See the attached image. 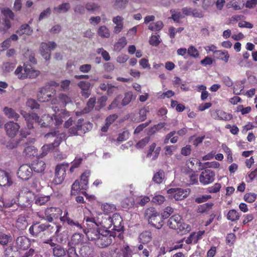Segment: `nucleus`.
Returning a JSON list of instances; mask_svg holds the SVG:
<instances>
[{
    "label": "nucleus",
    "mask_w": 257,
    "mask_h": 257,
    "mask_svg": "<svg viewBox=\"0 0 257 257\" xmlns=\"http://www.w3.org/2000/svg\"><path fill=\"white\" fill-rule=\"evenodd\" d=\"M61 142V138L56 137L53 143L44 145L41 148L42 153L40 156H41V158L45 156L50 151H52L55 148L58 147Z\"/></svg>",
    "instance_id": "2eb2a0df"
},
{
    "label": "nucleus",
    "mask_w": 257,
    "mask_h": 257,
    "mask_svg": "<svg viewBox=\"0 0 257 257\" xmlns=\"http://www.w3.org/2000/svg\"><path fill=\"white\" fill-rule=\"evenodd\" d=\"M99 6L94 3H87L85 5V8L88 11L94 12L97 10Z\"/></svg>",
    "instance_id": "69168bd1"
},
{
    "label": "nucleus",
    "mask_w": 257,
    "mask_h": 257,
    "mask_svg": "<svg viewBox=\"0 0 257 257\" xmlns=\"http://www.w3.org/2000/svg\"><path fill=\"white\" fill-rule=\"evenodd\" d=\"M82 121L79 123V128L81 134H85L91 130L93 127V124L90 122L87 121L84 122V119L81 118Z\"/></svg>",
    "instance_id": "473e14b6"
},
{
    "label": "nucleus",
    "mask_w": 257,
    "mask_h": 257,
    "mask_svg": "<svg viewBox=\"0 0 257 257\" xmlns=\"http://www.w3.org/2000/svg\"><path fill=\"white\" fill-rule=\"evenodd\" d=\"M215 173L209 169H205L203 171L200 176L199 181L203 185L212 183L215 180Z\"/></svg>",
    "instance_id": "4468645a"
},
{
    "label": "nucleus",
    "mask_w": 257,
    "mask_h": 257,
    "mask_svg": "<svg viewBox=\"0 0 257 257\" xmlns=\"http://www.w3.org/2000/svg\"><path fill=\"white\" fill-rule=\"evenodd\" d=\"M238 212L234 209L229 210L227 214V218L231 221H236L239 219Z\"/></svg>",
    "instance_id": "49530a36"
},
{
    "label": "nucleus",
    "mask_w": 257,
    "mask_h": 257,
    "mask_svg": "<svg viewBox=\"0 0 257 257\" xmlns=\"http://www.w3.org/2000/svg\"><path fill=\"white\" fill-rule=\"evenodd\" d=\"M26 105L32 109L39 108L40 106L35 100L32 99H28L27 101Z\"/></svg>",
    "instance_id": "338daca9"
},
{
    "label": "nucleus",
    "mask_w": 257,
    "mask_h": 257,
    "mask_svg": "<svg viewBox=\"0 0 257 257\" xmlns=\"http://www.w3.org/2000/svg\"><path fill=\"white\" fill-rule=\"evenodd\" d=\"M60 107H65L67 104L71 102V98L65 94H60L59 95Z\"/></svg>",
    "instance_id": "5fc2aeb1"
},
{
    "label": "nucleus",
    "mask_w": 257,
    "mask_h": 257,
    "mask_svg": "<svg viewBox=\"0 0 257 257\" xmlns=\"http://www.w3.org/2000/svg\"><path fill=\"white\" fill-rule=\"evenodd\" d=\"M134 200L132 197H126L121 202V205L124 209L132 208L134 205Z\"/></svg>",
    "instance_id": "37998d69"
},
{
    "label": "nucleus",
    "mask_w": 257,
    "mask_h": 257,
    "mask_svg": "<svg viewBox=\"0 0 257 257\" xmlns=\"http://www.w3.org/2000/svg\"><path fill=\"white\" fill-rule=\"evenodd\" d=\"M21 113L23 115L27 122V126L30 128H33L34 122H37L42 127H51L54 123L53 116L49 114H44L41 118L37 114L35 113H29L25 111H21Z\"/></svg>",
    "instance_id": "7ed1b4c3"
},
{
    "label": "nucleus",
    "mask_w": 257,
    "mask_h": 257,
    "mask_svg": "<svg viewBox=\"0 0 257 257\" xmlns=\"http://www.w3.org/2000/svg\"><path fill=\"white\" fill-rule=\"evenodd\" d=\"M13 183V181L10 173L0 169V186L9 187Z\"/></svg>",
    "instance_id": "f3484780"
},
{
    "label": "nucleus",
    "mask_w": 257,
    "mask_h": 257,
    "mask_svg": "<svg viewBox=\"0 0 257 257\" xmlns=\"http://www.w3.org/2000/svg\"><path fill=\"white\" fill-rule=\"evenodd\" d=\"M214 54L216 59L221 60L225 63L228 61L229 55L227 51L217 50L214 52Z\"/></svg>",
    "instance_id": "c85d7f7f"
},
{
    "label": "nucleus",
    "mask_w": 257,
    "mask_h": 257,
    "mask_svg": "<svg viewBox=\"0 0 257 257\" xmlns=\"http://www.w3.org/2000/svg\"><path fill=\"white\" fill-rule=\"evenodd\" d=\"M33 194L31 191H27L24 194H19L18 198V204L22 209L31 207L33 201Z\"/></svg>",
    "instance_id": "9d476101"
},
{
    "label": "nucleus",
    "mask_w": 257,
    "mask_h": 257,
    "mask_svg": "<svg viewBox=\"0 0 257 257\" xmlns=\"http://www.w3.org/2000/svg\"><path fill=\"white\" fill-rule=\"evenodd\" d=\"M24 154L26 157L31 158L37 155V150L34 146H29L25 148Z\"/></svg>",
    "instance_id": "ea45409f"
},
{
    "label": "nucleus",
    "mask_w": 257,
    "mask_h": 257,
    "mask_svg": "<svg viewBox=\"0 0 257 257\" xmlns=\"http://www.w3.org/2000/svg\"><path fill=\"white\" fill-rule=\"evenodd\" d=\"M35 254V257H41L40 254L37 253L33 248H30L28 251L26 252L22 257H32Z\"/></svg>",
    "instance_id": "774afa93"
},
{
    "label": "nucleus",
    "mask_w": 257,
    "mask_h": 257,
    "mask_svg": "<svg viewBox=\"0 0 257 257\" xmlns=\"http://www.w3.org/2000/svg\"><path fill=\"white\" fill-rule=\"evenodd\" d=\"M163 26L162 22L157 21L156 23H151L149 26V29L152 31H159L163 28Z\"/></svg>",
    "instance_id": "864d4df0"
},
{
    "label": "nucleus",
    "mask_w": 257,
    "mask_h": 257,
    "mask_svg": "<svg viewBox=\"0 0 257 257\" xmlns=\"http://www.w3.org/2000/svg\"><path fill=\"white\" fill-rule=\"evenodd\" d=\"M67 115V116H69V114L68 112H66L65 110H62V111L61 113L59 114L58 115H54V120H55V125L56 126H59L61 124H62V122H63V118H62V115L64 114Z\"/></svg>",
    "instance_id": "09e8293b"
},
{
    "label": "nucleus",
    "mask_w": 257,
    "mask_h": 257,
    "mask_svg": "<svg viewBox=\"0 0 257 257\" xmlns=\"http://www.w3.org/2000/svg\"><path fill=\"white\" fill-rule=\"evenodd\" d=\"M123 19L122 17L117 16L112 19V22L116 26L114 27L113 33L117 34L119 33L123 28Z\"/></svg>",
    "instance_id": "5701e85b"
},
{
    "label": "nucleus",
    "mask_w": 257,
    "mask_h": 257,
    "mask_svg": "<svg viewBox=\"0 0 257 257\" xmlns=\"http://www.w3.org/2000/svg\"><path fill=\"white\" fill-rule=\"evenodd\" d=\"M96 103V98L95 97H90L86 103V106L83 108L84 113H88L90 112L94 108Z\"/></svg>",
    "instance_id": "a19ab883"
},
{
    "label": "nucleus",
    "mask_w": 257,
    "mask_h": 257,
    "mask_svg": "<svg viewBox=\"0 0 257 257\" xmlns=\"http://www.w3.org/2000/svg\"><path fill=\"white\" fill-rule=\"evenodd\" d=\"M60 220L63 224L67 223L70 226L76 228L78 230H82L84 232V229L85 228V226H86V224L82 225L78 221L72 219L70 217L67 211L64 212L63 216L60 217Z\"/></svg>",
    "instance_id": "ddd939ff"
},
{
    "label": "nucleus",
    "mask_w": 257,
    "mask_h": 257,
    "mask_svg": "<svg viewBox=\"0 0 257 257\" xmlns=\"http://www.w3.org/2000/svg\"><path fill=\"white\" fill-rule=\"evenodd\" d=\"M56 46V44L54 42H42L41 44L40 47V53L46 60L50 59L51 51L54 49Z\"/></svg>",
    "instance_id": "9b49d317"
},
{
    "label": "nucleus",
    "mask_w": 257,
    "mask_h": 257,
    "mask_svg": "<svg viewBox=\"0 0 257 257\" xmlns=\"http://www.w3.org/2000/svg\"><path fill=\"white\" fill-rule=\"evenodd\" d=\"M68 167L69 164L68 163L58 164L56 166L55 177L53 181L55 184L58 185L63 182L66 175V170Z\"/></svg>",
    "instance_id": "423d86ee"
},
{
    "label": "nucleus",
    "mask_w": 257,
    "mask_h": 257,
    "mask_svg": "<svg viewBox=\"0 0 257 257\" xmlns=\"http://www.w3.org/2000/svg\"><path fill=\"white\" fill-rule=\"evenodd\" d=\"M62 210L59 207H48L44 211L45 218L49 222H52L54 219L60 218Z\"/></svg>",
    "instance_id": "1a4fd4ad"
},
{
    "label": "nucleus",
    "mask_w": 257,
    "mask_h": 257,
    "mask_svg": "<svg viewBox=\"0 0 257 257\" xmlns=\"http://www.w3.org/2000/svg\"><path fill=\"white\" fill-rule=\"evenodd\" d=\"M70 8V4L68 3H65L59 5L58 7H55L54 10L58 13H66Z\"/></svg>",
    "instance_id": "3c124183"
},
{
    "label": "nucleus",
    "mask_w": 257,
    "mask_h": 257,
    "mask_svg": "<svg viewBox=\"0 0 257 257\" xmlns=\"http://www.w3.org/2000/svg\"><path fill=\"white\" fill-rule=\"evenodd\" d=\"M51 223V224L44 223V231L48 234L54 233L55 235H58L62 227V226L59 224Z\"/></svg>",
    "instance_id": "6ab92c4d"
},
{
    "label": "nucleus",
    "mask_w": 257,
    "mask_h": 257,
    "mask_svg": "<svg viewBox=\"0 0 257 257\" xmlns=\"http://www.w3.org/2000/svg\"><path fill=\"white\" fill-rule=\"evenodd\" d=\"M4 112L9 118H14L16 120H18V118L20 117L19 114L12 108L5 107L4 108Z\"/></svg>",
    "instance_id": "c9c22d12"
},
{
    "label": "nucleus",
    "mask_w": 257,
    "mask_h": 257,
    "mask_svg": "<svg viewBox=\"0 0 257 257\" xmlns=\"http://www.w3.org/2000/svg\"><path fill=\"white\" fill-rule=\"evenodd\" d=\"M121 251L123 254V257H131L132 251L130 247L127 245H124L121 249Z\"/></svg>",
    "instance_id": "0e129e2a"
},
{
    "label": "nucleus",
    "mask_w": 257,
    "mask_h": 257,
    "mask_svg": "<svg viewBox=\"0 0 257 257\" xmlns=\"http://www.w3.org/2000/svg\"><path fill=\"white\" fill-rule=\"evenodd\" d=\"M84 235L79 233H74L71 237V242L73 244L78 245L83 243Z\"/></svg>",
    "instance_id": "e433bc0d"
},
{
    "label": "nucleus",
    "mask_w": 257,
    "mask_h": 257,
    "mask_svg": "<svg viewBox=\"0 0 257 257\" xmlns=\"http://www.w3.org/2000/svg\"><path fill=\"white\" fill-rule=\"evenodd\" d=\"M90 175V171L89 170H86L81 174L79 183L81 186L82 190H86L88 188V178Z\"/></svg>",
    "instance_id": "393cba45"
},
{
    "label": "nucleus",
    "mask_w": 257,
    "mask_h": 257,
    "mask_svg": "<svg viewBox=\"0 0 257 257\" xmlns=\"http://www.w3.org/2000/svg\"><path fill=\"white\" fill-rule=\"evenodd\" d=\"M82 121V120L81 119H79L77 120V124L69 128V132L70 134L74 136L80 135L81 134L79 128V123H81Z\"/></svg>",
    "instance_id": "8fccbe9b"
},
{
    "label": "nucleus",
    "mask_w": 257,
    "mask_h": 257,
    "mask_svg": "<svg viewBox=\"0 0 257 257\" xmlns=\"http://www.w3.org/2000/svg\"><path fill=\"white\" fill-rule=\"evenodd\" d=\"M19 254L18 248L15 249L13 246H9L5 248L4 252L5 257H18Z\"/></svg>",
    "instance_id": "cd10ccee"
},
{
    "label": "nucleus",
    "mask_w": 257,
    "mask_h": 257,
    "mask_svg": "<svg viewBox=\"0 0 257 257\" xmlns=\"http://www.w3.org/2000/svg\"><path fill=\"white\" fill-rule=\"evenodd\" d=\"M221 187V184L220 183H216L213 186L209 187L207 189V192L210 193H215L220 191Z\"/></svg>",
    "instance_id": "052dcab7"
},
{
    "label": "nucleus",
    "mask_w": 257,
    "mask_h": 257,
    "mask_svg": "<svg viewBox=\"0 0 257 257\" xmlns=\"http://www.w3.org/2000/svg\"><path fill=\"white\" fill-rule=\"evenodd\" d=\"M30 166L31 168H32L33 171L37 173H42L46 168L45 162L39 158L34 160Z\"/></svg>",
    "instance_id": "412c9836"
},
{
    "label": "nucleus",
    "mask_w": 257,
    "mask_h": 257,
    "mask_svg": "<svg viewBox=\"0 0 257 257\" xmlns=\"http://www.w3.org/2000/svg\"><path fill=\"white\" fill-rule=\"evenodd\" d=\"M16 227L20 230H24L28 226V222L24 216L18 218L16 223Z\"/></svg>",
    "instance_id": "79ce46f5"
},
{
    "label": "nucleus",
    "mask_w": 257,
    "mask_h": 257,
    "mask_svg": "<svg viewBox=\"0 0 257 257\" xmlns=\"http://www.w3.org/2000/svg\"><path fill=\"white\" fill-rule=\"evenodd\" d=\"M122 218L118 213H114L112 217H110V222L113 225L112 230L118 232L117 237L121 239L123 237L122 232L123 231V226L122 225Z\"/></svg>",
    "instance_id": "6e6552de"
},
{
    "label": "nucleus",
    "mask_w": 257,
    "mask_h": 257,
    "mask_svg": "<svg viewBox=\"0 0 257 257\" xmlns=\"http://www.w3.org/2000/svg\"><path fill=\"white\" fill-rule=\"evenodd\" d=\"M101 208L105 214V215L112 213L116 210V206L114 204L108 203L102 204Z\"/></svg>",
    "instance_id": "2f4dec72"
},
{
    "label": "nucleus",
    "mask_w": 257,
    "mask_h": 257,
    "mask_svg": "<svg viewBox=\"0 0 257 257\" xmlns=\"http://www.w3.org/2000/svg\"><path fill=\"white\" fill-rule=\"evenodd\" d=\"M213 206V203L212 202H208L201 205H199L198 206L197 212L201 213H208L209 211L212 209Z\"/></svg>",
    "instance_id": "f704fd0d"
},
{
    "label": "nucleus",
    "mask_w": 257,
    "mask_h": 257,
    "mask_svg": "<svg viewBox=\"0 0 257 257\" xmlns=\"http://www.w3.org/2000/svg\"><path fill=\"white\" fill-rule=\"evenodd\" d=\"M133 98V94L131 92H126L124 97L122 100V105L125 106L130 103Z\"/></svg>",
    "instance_id": "e2e57ef3"
},
{
    "label": "nucleus",
    "mask_w": 257,
    "mask_h": 257,
    "mask_svg": "<svg viewBox=\"0 0 257 257\" xmlns=\"http://www.w3.org/2000/svg\"><path fill=\"white\" fill-rule=\"evenodd\" d=\"M33 32L32 28L27 24L22 25L19 29L16 31V33L20 36L23 35L30 36L32 34Z\"/></svg>",
    "instance_id": "b1692460"
},
{
    "label": "nucleus",
    "mask_w": 257,
    "mask_h": 257,
    "mask_svg": "<svg viewBox=\"0 0 257 257\" xmlns=\"http://www.w3.org/2000/svg\"><path fill=\"white\" fill-rule=\"evenodd\" d=\"M12 26L11 22L8 19H5L0 26V31L5 33L7 30L11 28Z\"/></svg>",
    "instance_id": "6e6d98bb"
},
{
    "label": "nucleus",
    "mask_w": 257,
    "mask_h": 257,
    "mask_svg": "<svg viewBox=\"0 0 257 257\" xmlns=\"http://www.w3.org/2000/svg\"><path fill=\"white\" fill-rule=\"evenodd\" d=\"M33 175V170L31 166L27 164L21 165L18 171V177L23 181L29 180Z\"/></svg>",
    "instance_id": "f8f14e48"
},
{
    "label": "nucleus",
    "mask_w": 257,
    "mask_h": 257,
    "mask_svg": "<svg viewBox=\"0 0 257 257\" xmlns=\"http://www.w3.org/2000/svg\"><path fill=\"white\" fill-rule=\"evenodd\" d=\"M31 246V240L26 236H20L16 240V247L18 250H25Z\"/></svg>",
    "instance_id": "dca6fc26"
},
{
    "label": "nucleus",
    "mask_w": 257,
    "mask_h": 257,
    "mask_svg": "<svg viewBox=\"0 0 257 257\" xmlns=\"http://www.w3.org/2000/svg\"><path fill=\"white\" fill-rule=\"evenodd\" d=\"M139 238L140 242L143 244H147L151 241L152 234L149 231H145L140 234Z\"/></svg>",
    "instance_id": "bb28decb"
},
{
    "label": "nucleus",
    "mask_w": 257,
    "mask_h": 257,
    "mask_svg": "<svg viewBox=\"0 0 257 257\" xmlns=\"http://www.w3.org/2000/svg\"><path fill=\"white\" fill-rule=\"evenodd\" d=\"M53 255L55 257H63L65 255L66 251L59 244H56L53 248Z\"/></svg>",
    "instance_id": "72a5a7b5"
},
{
    "label": "nucleus",
    "mask_w": 257,
    "mask_h": 257,
    "mask_svg": "<svg viewBox=\"0 0 257 257\" xmlns=\"http://www.w3.org/2000/svg\"><path fill=\"white\" fill-rule=\"evenodd\" d=\"M170 228L176 229L182 234H186L190 230V226L183 222L181 216L177 214L172 216L168 221Z\"/></svg>",
    "instance_id": "20e7f679"
},
{
    "label": "nucleus",
    "mask_w": 257,
    "mask_h": 257,
    "mask_svg": "<svg viewBox=\"0 0 257 257\" xmlns=\"http://www.w3.org/2000/svg\"><path fill=\"white\" fill-rule=\"evenodd\" d=\"M84 233L88 240L95 241V244L100 248H104L109 245L112 241V237L116 236L115 232L110 233L109 230H99L91 228L84 229Z\"/></svg>",
    "instance_id": "f257e3e1"
},
{
    "label": "nucleus",
    "mask_w": 257,
    "mask_h": 257,
    "mask_svg": "<svg viewBox=\"0 0 257 257\" xmlns=\"http://www.w3.org/2000/svg\"><path fill=\"white\" fill-rule=\"evenodd\" d=\"M221 148L223 152L226 153L227 156V162L229 163H232L233 162V157L232 152L230 149L228 148L225 144H222L221 145Z\"/></svg>",
    "instance_id": "603ef678"
},
{
    "label": "nucleus",
    "mask_w": 257,
    "mask_h": 257,
    "mask_svg": "<svg viewBox=\"0 0 257 257\" xmlns=\"http://www.w3.org/2000/svg\"><path fill=\"white\" fill-rule=\"evenodd\" d=\"M24 71L25 72V76H22V79H24L27 78H36L40 74V72L37 70H35L32 68L30 69L28 68H25ZM22 77V76L21 77Z\"/></svg>",
    "instance_id": "c756f323"
},
{
    "label": "nucleus",
    "mask_w": 257,
    "mask_h": 257,
    "mask_svg": "<svg viewBox=\"0 0 257 257\" xmlns=\"http://www.w3.org/2000/svg\"><path fill=\"white\" fill-rule=\"evenodd\" d=\"M127 44V41L126 38L124 37H122L120 38L118 42L115 44L114 47L120 50L122 48H123Z\"/></svg>",
    "instance_id": "4d7b16f0"
},
{
    "label": "nucleus",
    "mask_w": 257,
    "mask_h": 257,
    "mask_svg": "<svg viewBox=\"0 0 257 257\" xmlns=\"http://www.w3.org/2000/svg\"><path fill=\"white\" fill-rule=\"evenodd\" d=\"M84 221L86 222L85 228H88L90 225L91 228L96 229L99 228V230H108L112 226L110 217L102 214H99L96 217L85 216Z\"/></svg>",
    "instance_id": "f03ea898"
},
{
    "label": "nucleus",
    "mask_w": 257,
    "mask_h": 257,
    "mask_svg": "<svg viewBox=\"0 0 257 257\" xmlns=\"http://www.w3.org/2000/svg\"><path fill=\"white\" fill-rule=\"evenodd\" d=\"M187 53L190 56L193 58H197L199 55V53L197 49L192 46H191L188 48Z\"/></svg>",
    "instance_id": "bf43d9fd"
},
{
    "label": "nucleus",
    "mask_w": 257,
    "mask_h": 257,
    "mask_svg": "<svg viewBox=\"0 0 257 257\" xmlns=\"http://www.w3.org/2000/svg\"><path fill=\"white\" fill-rule=\"evenodd\" d=\"M189 189L180 188H170L167 190L169 197L174 198L176 200H181L186 198L190 193Z\"/></svg>",
    "instance_id": "0eeeda50"
},
{
    "label": "nucleus",
    "mask_w": 257,
    "mask_h": 257,
    "mask_svg": "<svg viewBox=\"0 0 257 257\" xmlns=\"http://www.w3.org/2000/svg\"><path fill=\"white\" fill-rule=\"evenodd\" d=\"M83 161V159L81 157H75L73 161L72 162V165L69 169V172L71 173L74 172V170L76 168H78L80 167V165L82 164Z\"/></svg>",
    "instance_id": "de8ad7c7"
},
{
    "label": "nucleus",
    "mask_w": 257,
    "mask_h": 257,
    "mask_svg": "<svg viewBox=\"0 0 257 257\" xmlns=\"http://www.w3.org/2000/svg\"><path fill=\"white\" fill-rule=\"evenodd\" d=\"M52 93H50V91L47 88H43L39 92L38 94L39 99L42 102H47L51 100L52 97Z\"/></svg>",
    "instance_id": "a878e982"
},
{
    "label": "nucleus",
    "mask_w": 257,
    "mask_h": 257,
    "mask_svg": "<svg viewBox=\"0 0 257 257\" xmlns=\"http://www.w3.org/2000/svg\"><path fill=\"white\" fill-rule=\"evenodd\" d=\"M148 217V222L150 224L157 229H160L163 225L164 216L160 215L155 209L151 207L148 208L146 212Z\"/></svg>",
    "instance_id": "39448f33"
},
{
    "label": "nucleus",
    "mask_w": 257,
    "mask_h": 257,
    "mask_svg": "<svg viewBox=\"0 0 257 257\" xmlns=\"http://www.w3.org/2000/svg\"><path fill=\"white\" fill-rule=\"evenodd\" d=\"M186 178L189 179V184L191 185L195 184L198 183V176L196 172L190 169L186 173Z\"/></svg>",
    "instance_id": "7c9ffc66"
},
{
    "label": "nucleus",
    "mask_w": 257,
    "mask_h": 257,
    "mask_svg": "<svg viewBox=\"0 0 257 257\" xmlns=\"http://www.w3.org/2000/svg\"><path fill=\"white\" fill-rule=\"evenodd\" d=\"M165 178V173L163 170H159L153 176V181L156 184H160L162 183Z\"/></svg>",
    "instance_id": "4c0bfd02"
},
{
    "label": "nucleus",
    "mask_w": 257,
    "mask_h": 257,
    "mask_svg": "<svg viewBox=\"0 0 257 257\" xmlns=\"http://www.w3.org/2000/svg\"><path fill=\"white\" fill-rule=\"evenodd\" d=\"M150 138L146 137L145 138L139 141L136 144V147L137 149H142L149 142Z\"/></svg>",
    "instance_id": "680f3d73"
},
{
    "label": "nucleus",
    "mask_w": 257,
    "mask_h": 257,
    "mask_svg": "<svg viewBox=\"0 0 257 257\" xmlns=\"http://www.w3.org/2000/svg\"><path fill=\"white\" fill-rule=\"evenodd\" d=\"M44 223L36 222L29 228L30 233L33 236H38L39 234L44 231Z\"/></svg>",
    "instance_id": "aec40b11"
},
{
    "label": "nucleus",
    "mask_w": 257,
    "mask_h": 257,
    "mask_svg": "<svg viewBox=\"0 0 257 257\" xmlns=\"http://www.w3.org/2000/svg\"><path fill=\"white\" fill-rule=\"evenodd\" d=\"M97 33L102 38H108L110 35L109 29L105 26H100L98 29Z\"/></svg>",
    "instance_id": "c03bdc74"
},
{
    "label": "nucleus",
    "mask_w": 257,
    "mask_h": 257,
    "mask_svg": "<svg viewBox=\"0 0 257 257\" xmlns=\"http://www.w3.org/2000/svg\"><path fill=\"white\" fill-rule=\"evenodd\" d=\"M7 134L10 137L13 138L17 134L20 129V125L18 123L10 121L5 125Z\"/></svg>",
    "instance_id": "a211bd4d"
},
{
    "label": "nucleus",
    "mask_w": 257,
    "mask_h": 257,
    "mask_svg": "<svg viewBox=\"0 0 257 257\" xmlns=\"http://www.w3.org/2000/svg\"><path fill=\"white\" fill-rule=\"evenodd\" d=\"M176 134V131H172L168 134L164 139V143L168 144L169 143V141L170 139V142L172 144L176 143L178 139V137L177 136H174Z\"/></svg>",
    "instance_id": "a18cd8bd"
},
{
    "label": "nucleus",
    "mask_w": 257,
    "mask_h": 257,
    "mask_svg": "<svg viewBox=\"0 0 257 257\" xmlns=\"http://www.w3.org/2000/svg\"><path fill=\"white\" fill-rule=\"evenodd\" d=\"M160 151L161 148L159 147L156 148V144L153 143L149 146L146 157L147 158H150L153 156L152 160H155L158 158Z\"/></svg>",
    "instance_id": "4be33fe9"
},
{
    "label": "nucleus",
    "mask_w": 257,
    "mask_h": 257,
    "mask_svg": "<svg viewBox=\"0 0 257 257\" xmlns=\"http://www.w3.org/2000/svg\"><path fill=\"white\" fill-rule=\"evenodd\" d=\"M50 200V196L49 195H38L35 197V203L38 205L41 206L45 205Z\"/></svg>",
    "instance_id": "58836bf2"
},
{
    "label": "nucleus",
    "mask_w": 257,
    "mask_h": 257,
    "mask_svg": "<svg viewBox=\"0 0 257 257\" xmlns=\"http://www.w3.org/2000/svg\"><path fill=\"white\" fill-rule=\"evenodd\" d=\"M80 190H82L81 186H80L79 181L76 180L71 187V195H75Z\"/></svg>",
    "instance_id": "13d9d810"
}]
</instances>
